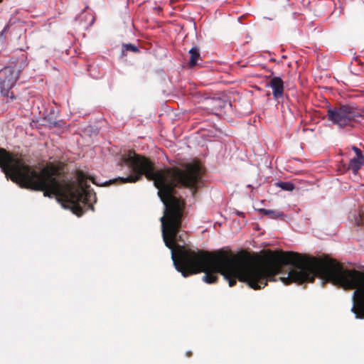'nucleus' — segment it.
Segmentation results:
<instances>
[{"label":"nucleus","mask_w":364,"mask_h":364,"mask_svg":"<svg viewBox=\"0 0 364 364\" xmlns=\"http://www.w3.org/2000/svg\"><path fill=\"white\" fill-rule=\"evenodd\" d=\"M277 186L280 187L282 189L291 191L294 189V185L291 182H279Z\"/></svg>","instance_id":"obj_9"},{"label":"nucleus","mask_w":364,"mask_h":364,"mask_svg":"<svg viewBox=\"0 0 364 364\" xmlns=\"http://www.w3.org/2000/svg\"><path fill=\"white\" fill-rule=\"evenodd\" d=\"M259 212L262 213L263 215H268L270 218L276 219L279 218H282L284 216L283 213L272 210H267L264 208H262L259 210Z\"/></svg>","instance_id":"obj_8"},{"label":"nucleus","mask_w":364,"mask_h":364,"mask_svg":"<svg viewBox=\"0 0 364 364\" xmlns=\"http://www.w3.org/2000/svg\"><path fill=\"white\" fill-rule=\"evenodd\" d=\"M268 85L272 89V94L275 99L280 98L283 96L284 82L280 77H272L269 82Z\"/></svg>","instance_id":"obj_5"},{"label":"nucleus","mask_w":364,"mask_h":364,"mask_svg":"<svg viewBox=\"0 0 364 364\" xmlns=\"http://www.w3.org/2000/svg\"><path fill=\"white\" fill-rule=\"evenodd\" d=\"M122 164L127 166L132 174L119 178L122 183H134L143 175L153 181L158 194L164 205L161 218V232L165 245L171 250V258L177 271L184 277L204 272L203 281L215 283L218 274H221L233 287L237 280L245 282L254 289L264 288L268 282L281 273L286 265H291L287 277L280 280L285 284L292 282H312L316 277L344 289H349V269L328 257L315 258L287 252L277 253L257 264L251 262L243 253L231 254L220 252L210 254L194 251L181 245L183 234H179L184 202L176 195L174 188L183 186L196 188L200 181L203 168L198 163H190L183 169L178 168L154 171L153 164L145 157L129 151L122 155Z\"/></svg>","instance_id":"obj_1"},{"label":"nucleus","mask_w":364,"mask_h":364,"mask_svg":"<svg viewBox=\"0 0 364 364\" xmlns=\"http://www.w3.org/2000/svg\"><path fill=\"white\" fill-rule=\"evenodd\" d=\"M189 53H190V62H189V64H190L191 66H194V65H196L197 61H198V60L200 58L199 50L197 48H196V47L192 48L189 50Z\"/></svg>","instance_id":"obj_7"},{"label":"nucleus","mask_w":364,"mask_h":364,"mask_svg":"<svg viewBox=\"0 0 364 364\" xmlns=\"http://www.w3.org/2000/svg\"><path fill=\"white\" fill-rule=\"evenodd\" d=\"M328 119L339 127L351 126L355 121H360L359 118L364 119V110L359 111L350 106H342L338 109L328 111Z\"/></svg>","instance_id":"obj_3"},{"label":"nucleus","mask_w":364,"mask_h":364,"mask_svg":"<svg viewBox=\"0 0 364 364\" xmlns=\"http://www.w3.org/2000/svg\"><path fill=\"white\" fill-rule=\"evenodd\" d=\"M19 77V70L11 66H6L0 70V90L4 96L14 98L10 90L14 86Z\"/></svg>","instance_id":"obj_4"},{"label":"nucleus","mask_w":364,"mask_h":364,"mask_svg":"<svg viewBox=\"0 0 364 364\" xmlns=\"http://www.w3.org/2000/svg\"><path fill=\"white\" fill-rule=\"evenodd\" d=\"M364 164V156H355L350 160L348 168L352 170L354 174H357L358 170Z\"/></svg>","instance_id":"obj_6"},{"label":"nucleus","mask_w":364,"mask_h":364,"mask_svg":"<svg viewBox=\"0 0 364 364\" xmlns=\"http://www.w3.org/2000/svg\"><path fill=\"white\" fill-rule=\"evenodd\" d=\"M124 46H125L126 50H130V51H132V52H137L138 51L137 48L135 46H134V45H132L131 43L127 44Z\"/></svg>","instance_id":"obj_10"},{"label":"nucleus","mask_w":364,"mask_h":364,"mask_svg":"<svg viewBox=\"0 0 364 364\" xmlns=\"http://www.w3.org/2000/svg\"><path fill=\"white\" fill-rule=\"evenodd\" d=\"M0 167L12 181L27 188H88V180L98 185L94 177H87L82 171H77L75 179L67 181L59 167L49 164L41 169L27 165L17 155H12L0 148Z\"/></svg>","instance_id":"obj_2"},{"label":"nucleus","mask_w":364,"mask_h":364,"mask_svg":"<svg viewBox=\"0 0 364 364\" xmlns=\"http://www.w3.org/2000/svg\"><path fill=\"white\" fill-rule=\"evenodd\" d=\"M353 150L355 151V156H360V155H363L360 149H359L358 148L355 147V146H353Z\"/></svg>","instance_id":"obj_11"}]
</instances>
